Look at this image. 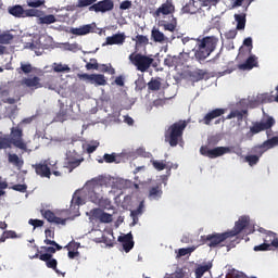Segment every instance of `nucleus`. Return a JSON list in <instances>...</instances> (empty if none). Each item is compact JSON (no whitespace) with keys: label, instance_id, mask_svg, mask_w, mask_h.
Returning <instances> with one entry per match:
<instances>
[{"label":"nucleus","instance_id":"38","mask_svg":"<svg viewBox=\"0 0 278 278\" xmlns=\"http://www.w3.org/2000/svg\"><path fill=\"white\" fill-rule=\"evenodd\" d=\"M151 36L154 42H166V36L157 28L152 29Z\"/></svg>","mask_w":278,"mask_h":278},{"label":"nucleus","instance_id":"26","mask_svg":"<svg viewBox=\"0 0 278 278\" xmlns=\"http://www.w3.org/2000/svg\"><path fill=\"white\" fill-rule=\"evenodd\" d=\"M55 121L58 123H64V121H68V106H65L64 103L60 104V110L56 113Z\"/></svg>","mask_w":278,"mask_h":278},{"label":"nucleus","instance_id":"30","mask_svg":"<svg viewBox=\"0 0 278 278\" xmlns=\"http://www.w3.org/2000/svg\"><path fill=\"white\" fill-rule=\"evenodd\" d=\"M8 162L13 164V166H16L18 169L23 168V165L25 164L23 159L18 157V154H9Z\"/></svg>","mask_w":278,"mask_h":278},{"label":"nucleus","instance_id":"13","mask_svg":"<svg viewBox=\"0 0 278 278\" xmlns=\"http://www.w3.org/2000/svg\"><path fill=\"white\" fill-rule=\"evenodd\" d=\"M36 175L41 178L51 179V167H49V161H41L39 163L33 164Z\"/></svg>","mask_w":278,"mask_h":278},{"label":"nucleus","instance_id":"6","mask_svg":"<svg viewBox=\"0 0 278 278\" xmlns=\"http://www.w3.org/2000/svg\"><path fill=\"white\" fill-rule=\"evenodd\" d=\"M41 251H45V253L40 254L39 260L46 263L47 268H51L52 270H54V273H56V275H63L64 277L66 273L62 274V271L58 269V260L53 258L55 248L43 245L41 247Z\"/></svg>","mask_w":278,"mask_h":278},{"label":"nucleus","instance_id":"42","mask_svg":"<svg viewBox=\"0 0 278 278\" xmlns=\"http://www.w3.org/2000/svg\"><path fill=\"white\" fill-rule=\"evenodd\" d=\"M197 251V245L190 248H181L178 250L177 257H186V255H190V253H194Z\"/></svg>","mask_w":278,"mask_h":278},{"label":"nucleus","instance_id":"48","mask_svg":"<svg viewBox=\"0 0 278 278\" xmlns=\"http://www.w3.org/2000/svg\"><path fill=\"white\" fill-rule=\"evenodd\" d=\"M40 14H42V11H40L38 9H28V10L24 11V17L25 16H37L38 18H40Z\"/></svg>","mask_w":278,"mask_h":278},{"label":"nucleus","instance_id":"4","mask_svg":"<svg viewBox=\"0 0 278 278\" xmlns=\"http://www.w3.org/2000/svg\"><path fill=\"white\" fill-rule=\"evenodd\" d=\"M76 7L89 8V12H110L114 10V2L112 0H102L97 3V0H77Z\"/></svg>","mask_w":278,"mask_h":278},{"label":"nucleus","instance_id":"12","mask_svg":"<svg viewBox=\"0 0 278 278\" xmlns=\"http://www.w3.org/2000/svg\"><path fill=\"white\" fill-rule=\"evenodd\" d=\"M88 197L91 203H94L96 205H103V203H105V200L103 199V187L98 184L92 186Z\"/></svg>","mask_w":278,"mask_h":278},{"label":"nucleus","instance_id":"51","mask_svg":"<svg viewBox=\"0 0 278 278\" xmlns=\"http://www.w3.org/2000/svg\"><path fill=\"white\" fill-rule=\"evenodd\" d=\"M28 8H40L45 5V0H27Z\"/></svg>","mask_w":278,"mask_h":278},{"label":"nucleus","instance_id":"21","mask_svg":"<svg viewBox=\"0 0 278 278\" xmlns=\"http://www.w3.org/2000/svg\"><path fill=\"white\" fill-rule=\"evenodd\" d=\"M162 194H164L162 182H157L155 186L150 187L148 198L150 201H159V199H162Z\"/></svg>","mask_w":278,"mask_h":278},{"label":"nucleus","instance_id":"23","mask_svg":"<svg viewBox=\"0 0 278 278\" xmlns=\"http://www.w3.org/2000/svg\"><path fill=\"white\" fill-rule=\"evenodd\" d=\"M263 242L265 244H269V248L278 249V238L277 233L274 231H265V235L263 236Z\"/></svg>","mask_w":278,"mask_h":278},{"label":"nucleus","instance_id":"43","mask_svg":"<svg viewBox=\"0 0 278 278\" xmlns=\"http://www.w3.org/2000/svg\"><path fill=\"white\" fill-rule=\"evenodd\" d=\"M99 164H103L105 162L106 164H113V162H116V153H105L103 155V159L98 160Z\"/></svg>","mask_w":278,"mask_h":278},{"label":"nucleus","instance_id":"29","mask_svg":"<svg viewBox=\"0 0 278 278\" xmlns=\"http://www.w3.org/2000/svg\"><path fill=\"white\" fill-rule=\"evenodd\" d=\"M237 29L240 31L247 27V13L235 14Z\"/></svg>","mask_w":278,"mask_h":278},{"label":"nucleus","instance_id":"61","mask_svg":"<svg viewBox=\"0 0 278 278\" xmlns=\"http://www.w3.org/2000/svg\"><path fill=\"white\" fill-rule=\"evenodd\" d=\"M174 278H188V273H186V270L180 268V269L175 271Z\"/></svg>","mask_w":278,"mask_h":278},{"label":"nucleus","instance_id":"17","mask_svg":"<svg viewBox=\"0 0 278 278\" xmlns=\"http://www.w3.org/2000/svg\"><path fill=\"white\" fill-rule=\"evenodd\" d=\"M91 216L96 220H100V223H104V224L112 223V220H113L112 214L105 213L101 208H93V210H91Z\"/></svg>","mask_w":278,"mask_h":278},{"label":"nucleus","instance_id":"53","mask_svg":"<svg viewBox=\"0 0 278 278\" xmlns=\"http://www.w3.org/2000/svg\"><path fill=\"white\" fill-rule=\"evenodd\" d=\"M99 149V141H92L91 143H88L86 147L87 153H94Z\"/></svg>","mask_w":278,"mask_h":278},{"label":"nucleus","instance_id":"9","mask_svg":"<svg viewBox=\"0 0 278 278\" xmlns=\"http://www.w3.org/2000/svg\"><path fill=\"white\" fill-rule=\"evenodd\" d=\"M9 140H11V146L21 151H27V143L23 139V128L21 126L12 127L9 135Z\"/></svg>","mask_w":278,"mask_h":278},{"label":"nucleus","instance_id":"56","mask_svg":"<svg viewBox=\"0 0 278 278\" xmlns=\"http://www.w3.org/2000/svg\"><path fill=\"white\" fill-rule=\"evenodd\" d=\"M271 248H270V244H267L265 242H263L262 244L260 245H255L253 251L255 252H260V251H270Z\"/></svg>","mask_w":278,"mask_h":278},{"label":"nucleus","instance_id":"19","mask_svg":"<svg viewBox=\"0 0 278 278\" xmlns=\"http://www.w3.org/2000/svg\"><path fill=\"white\" fill-rule=\"evenodd\" d=\"M117 240L118 242H122L123 250L125 251V253H129V251L134 249L135 242H134V235H131V232L124 236H119Z\"/></svg>","mask_w":278,"mask_h":278},{"label":"nucleus","instance_id":"57","mask_svg":"<svg viewBox=\"0 0 278 278\" xmlns=\"http://www.w3.org/2000/svg\"><path fill=\"white\" fill-rule=\"evenodd\" d=\"M136 42H137V45H149V38L143 35H137Z\"/></svg>","mask_w":278,"mask_h":278},{"label":"nucleus","instance_id":"45","mask_svg":"<svg viewBox=\"0 0 278 278\" xmlns=\"http://www.w3.org/2000/svg\"><path fill=\"white\" fill-rule=\"evenodd\" d=\"M205 71L203 70H198L193 73H191V77L194 81H201L202 79H205Z\"/></svg>","mask_w":278,"mask_h":278},{"label":"nucleus","instance_id":"59","mask_svg":"<svg viewBox=\"0 0 278 278\" xmlns=\"http://www.w3.org/2000/svg\"><path fill=\"white\" fill-rule=\"evenodd\" d=\"M208 146L210 147H216V144H218V142H220V138L218 136H211L207 139Z\"/></svg>","mask_w":278,"mask_h":278},{"label":"nucleus","instance_id":"34","mask_svg":"<svg viewBox=\"0 0 278 278\" xmlns=\"http://www.w3.org/2000/svg\"><path fill=\"white\" fill-rule=\"evenodd\" d=\"M91 84H96V86H105L108 80L103 74H92Z\"/></svg>","mask_w":278,"mask_h":278},{"label":"nucleus","instance_id":"24","mask_svg":"<svg viewBox=\"0 0 278 278\" xmlns=\"http://www.w3.org/2000/svg\"><path fill=\"white\" fill-rule=\"evenodd\" d=\"M127 36H125V33L115 34L113 36L106 37L105 43H103V47L105 45L112 46V45H125Z\"/></svg>","mask_w":278,"mask_h":278},{"label":"nucleus","instance_id":"1","mask_svg":"<svg viewBox=\"0 0 278 278\" xmlns=\"http://www.w3.org/2000/svg\"><path fill=\"white\" fill-rule=\"evenodd\" d=\"M202 244H207L211 249H216V247H227L228 249H233L236 247V239H232L229 230L225 232H213L207 236H201Z\"/></svg>","mask_w":278,"mask_h":278},{"label":"nucleus","instance_id":"36","mask_svg":"<svg viewBox=\"0 0 278 278\" xmlns=\"http://www.w3.org/2000/svg\"><path fill=\"white\" fill-rule=\"evenodd\" d=\"M38 21L39 25H53V23H58V18L53 14L41 16Z\"/></svg>","mask_w":278,"mask_h":278},{"label":"nucleus","instance_id":"64","mask_svg":"<svg viewBox=\"0 0 278 278\" xmlns=\"http://www.w3.org/2000/svg\"><path fill=\"white\" fill-rule=\"evenodd\" d=\"M131 8V1L125 0L119 4L121 10H129Z\"/></svg>","mask_w":278,"mask_h":278},{"label":"nucleus","instance_id":"8","mask_svg":"<svg viewBox=\"0 0 278 278\" xmlns=\"http://www.w3.org/2000/svg\"><path fill=\"white\" fill-rule=\"evenodd\" d=\"M275 127V117L267 116L266 121L261 122H253L252 126L250 127L249 134L251 136H257V134H262V131H266L267 136H270L268 130L273 129Z\"/></svg>","mask_w":278,"mask_h":278},{"label":"nucleus","instance_id":"49","mask_svg":"<svg viewBox=\"0 0 278 278\" xmlns=\"http://www.w3.org/2000/svg\"><path fill=\"white\" fill-rule=\"evenodd\" d=\"M53 71H54V73H66V72L71 71V67H68V65H62V64L54 63Z\"/></svg>","mask_w":278,"mask_h":278},{"label":"nucleus","instance_id":"33","mask_svg":"<svg viewBox=\"0 0 278 278\" xmlns=\"http://www.w3.org/2000/svg\"><path fill=\"white\" fill-rule=\"evenodd\" d=\"M34 72V66H31V63H21V66L16 68V73L18 75H29V73Z\"/></svg>","mask_w":278,"mask_h":278},{"label":"nucleus","instance_id":"58","mask_svg":"<svg viewBox=\"0 0 278 278\" xmlns=\"http://www.w3.org/2000/svg\"><path fill=\"white\" fill-rule=\"evenodd\" d=\"M165 31H175L177 29V22L163 24Z\"/></svg>","mask_w":278,"mask_h":278},{"label":"nucleus","instance_id":"62","mask_svg":"<svg viewBox=\"0 0 278 278\" xmlns=\"http://www.w3.org/2000/svg\"><path fill=\"white\" fill-rule=\"evenodd\" d=\"M11 188H12V190H15L16 192H27V185H14Z\"/></svg>","mask_w":278,"mask_h":278},{"label":"nucleus","instance_id":"16","mask_svg":"<svg viewBox=\"0 0 278 278\" xmlns=\"http://www.w3.org/2000/svg\"><path fill=\"white\" fill-rule=\"evenodd\" d=\"M94 29H97V24H86L78 28H71L70 34H73V36H88V34H94Z\"/></svg>","mask_w":278,"mask_h":278},{"label":"nucleus","instance_id":"31","mask_svg":"<svg viewBox=\"0 0 278 278\" xmlns=\"http://www.w3.org/2000/svg\"><path fill=\"white\" fill-rule=\"evenodd\" d=\"M9 14L15 16L16 18H25V9L21 5H14L9 9Z\"/></svg>","mask_w":278,"mask_h":278},{"label":"nucleus","instance_id":"3","mask_svg":"<svg viewBox=\"0 0 278 278\" xmlns=\"http://www.w3.org/2000/svg\"><path fill=\"white\" fill-rule=\"evenodd\" d=\"M188 127V122L180 119L172 124L168 129L165 130V142H168L169 147H177L180 142H184V131Z\"/></svg>","mask_w":278,"mask_h":278},{"label":"nucleus","instance_id":"18","mask_svg":"<svg viewBox=\"0 0 278 278\" xmlns=\"http://www.w3.org/2000/svg\"><path fill=\"white\" fill-rule=\"evenodd\" d=\"M40 214L46 218V220H48V223H53L54 225H66V219L55 216V213L51 210H41Z\"/></svg>","mask_w":278,"mask_h":278},{"label":"nucleus","instance_id":"28","mask_svg":"<svg viewBox=\"0 0 278 278\" xmlns=\"http://www.w3.org/2000/svg\"><path fill=\"white\" fill-rule=\"evenodd\" d=\"M3 149H12V142L10 140V135L0 131V151Z\"/></svg>","mask_w":278,"mask_h":278},{"label":"nucleus","instance_id":"40","mask_svg":"<svg viewBox=\"0 0 278 278\" xmlns=\"http://www.w3.org/2000/svg\"><path fill=\"white\" fill-rule=\"evenodd\" d=\"M244 162H247L249 166H257V164H260V156H255V154H248L244 156Z\"/></svg>","mask_w":278,"mask_h":278},{"label":"nucleus","instance_id":"7","mask_svg":"<svg viewBox=\"0 0 278 278\" xmlns=\"http://www.w3.org/2000/svg\"><path fill=\"white\" fill-rule=\"evenodd\" d=\"M128 59L131 64L136 66L137 71H140V73H147V71L151 68V64H153V58H150L142 53H131Z\"/></svg>","mask_w":278,"mask_h":278},{"label":"nucleus","instance_id":"37","mask_svg":"<svg viewBox=\"0 0 278 278\" xmlns=\"http://www.w3.org/2000/svg\"><path fill=\"white\" fill-rule=\"evenodd\" d=\"M208 270H212V263H207L205 265H200L195 269V278H201L205 273H208Z\"/></svg>","mask_w":278,"mask_h":278},{"label":"nucleus","instance_id":"54","mask_svg":"<svg viewBox=\"0 0 278 278\" xmlns=\"http://www.w3.org/2000/svg\"><path fill=\"white\" fill-rule=\"evenodd\" d=\"M79 247H81L79 242L71 241L64 247V249H66L67 251H78Z\"/></svg>","mask_w":278,"mask_h":278},{"label":"nucleus","instance_id":"46","mask_svg":"<svg viewBox=\"0 0 278 278\" xmlns=\"http://www.w3.org/2000/svg\"><path fill=\"white\" fill-rule=\"evenodd\" d=\"M14 40L12 34H0V45H10Z\"/></svg>","mask_w":278,"mask_h":278},{"label":"nucleus","instance_id":"2","mask_svg":"<svg viewBox=\"0 0 278 278\" xmlns=\"http://www.w3.org/2000/svg\"><path fill=\"white\" fill-rule=\"evenodd\" d=\"M216 45H218V38L211 36L199 39L197 43V49L194 51V58L199 64H203L212 53L216 50Z\"/></svg>","mask_w":278,"mask_h":278},{"label":"nucleus","instance_id":"32","mask_svg":"<svg viewBox=\"0 0 278 278\" xmlns=\"http://www.w3.org/2000/svg\"><path fill=\"white\" fill-rule=\"evenodd\" d=\"M162 88V78H151V80L148 83V89L152 92H157Z\"/></svg>","mask_w":278,"mask_h":278},{"label":"nucleus","instance_id":"52","mask_svg":"<svg viewBox=\"0 0 278 278\" xmlns=\"http://www.w3.org/2000/svg\"><path fill=\"white\" fill-rule=\"evenodd\" d=\"M87 71H99V63L97 62V59H91L90 63L86 64Z\"/></svg>","mask_w":278,"mask_h":278},{"label":"nucleus","instance_id":"5","mask_svg":"<svg viewBox=\"0 0 278 278\" xmlns=\"http://www.w3.org/2000/svg\"><path fill=\"white\" fill-rule=\"evenodd\" d=\"M249 229H251V217L243 215L235 223L233 228L228 230V233H230V238H232V240H237L236 244H238L240 242V238H238V236H240V233L249 236V233H251Z\"/></svg>","mask_w":278,"mask_h":278},{"label":"nucleus","instance_id":"35","mask_svg":"<svg viewBox=\"0 0 278 278\" xmlns=\"http://www.w3.org/2000/svg\"><path fill=\"white\" fill-rule=\"evenodd\" d=\"M266 151H268V150L266 149V146H264V143L254 146L251 149V153H253L252 155H255L258 159L262 157Z\"/></svg>","mask_w":278,"mask_h":278},{"label":"nucleus","instance_id":"22","mask_svg":"<svg viewBox=\"0 0 278 278\" xmlns=\"http://www.w3.org/2000/svg\"><path fill=\"white\" fill-rule=\"evenodd\" d=\"M175 12V5H173V0H166L156 11L155 16L163 14L164 16L173 14Z\"/></svg>","mask_w":278,"mask_h":278},{"label":"nucleus","instance_id":"10","mask_svg":"<svg viewBox=\"0 0 278 278\" xmlns=\"http://www.w3.org/2000/svg\"><path fill=\"white\" fill-rule=\"evenodd\" d=\"M200 153L204 157H210V160H216V157H222V155H226V153H231V148L217 147L214 149H210V148H207V146H202L200 148Z\"/></svg>","mask_w":278,"mask_h":278},{"label":"nucleus","instance_id":"27","mask_svg":"<svg viewBox=\"0 0 278 278\" xmlns=\"http://www.w3.org/2000/svg\"><path fill=\"white\" fill-rule=\"evenodd\" d=\"M184 55V52H180V54L177 55H167V58L164 60L165 66H168V68H173V66H177L179 64V60H181V56Z\"/></svg>","mask_w":278,"mask_h":278},{"label":"nucleus","instance_id":"60","mask_svg":"<svg viewBox=\"0 0 278 278\" xmlns=\"http://www.w3.org/2000/svg\"><path fill=\"white\" fill-rule=\"evenodd\" d=\"M28 224H30L33 227H42L45 225V220L42 219H29Z\"/></svg>","mask_w":278,"mask_h":278},{"label":"nucleus","instance_id":"47","mask_svg":"<svg viewBox=\"0 0 278 278\" xmlns=\"http://www.w3.org/2000/svg\"><path fill=\"white\" fill-rule=\"evenodd\" d=\"M110 236H111V238L103 236L102 237V242L104 244H106V247H114V244H116V241L114 239V232H110Z\"/></svg>","mask_w":278,"mask_h":278},{"label":"nucleus","instance_id":"63","mask_svg":"<svg viewBox=\"0 0 278 278\" xmlns=\"http://www.w3.org/2000/svg\"><path fill=\"white\" fill-rule=\"evenodd\" d=\"M3 232L8 240H10V238L11 239L18 238V235H16V231H14V230H5Z\"/></svg>","mask_w":278,"mask_h":278},{"label":"nucleus","instance_id":"41","mask_svg":"<svg viewBox=\"0 0 278 278\" xmlns=\"http://www.w3.org/2000/svg\"><path fill=\"white\" fill-rule=\"evenodd\" d=\"M263 144L265 149H267V151L270 149H275V147H278V136L267 139L266 141L263 142Z\"/></svg>","mask_w":278,"mask_h":278},{"label":"nucleus","instance_id":"55","mask_svg":"<svg viewBox=\"0 0 278 278\" xmlns=\"http://www.w3.org/2000/svg\"><path fill=\"white\" fill-rule=\"evenodd\" d=\"M152 165L155 170H164L166 168V163L164 161H152Z\"/></svg>","mask_w":278,"mask_h":278},{"label":"nucleus","instance_id":"20","mask_svg":"<svg viewBox=\"0 0 278 278\" xmlns=\"http://www.w3.org/2000/svg\"><path fill=\"white\" fill-rule=\"evenodd\" d=\"M22 86H26V88H35V90H38V88H42V83H40V77L38 76L24 77L22 79Z\"/></svg>","mask_w":278,"mask_h":278},{"label":"nucleus","instance_id":"15","mask_svg":"<svg viewBox=\"0 0 278 278\" xmlns=\"http://www.w3.org/2000/svg\"><path fill=\"white\" fill-rule=\"evenodd\" d=\"M249 114L248 110H233L226 117H220L215 121V125H220V123H225L226 121H231V118H237L239 123L244 121V115Z\"/></svg>","mask_w":278,"mask_h":278},{"label":"nucleus","instance_id":"14","mask_svg":"<svg viewBox=\"0 0 278 278\" xmlns=\"http://www.w3.org/2000/svg\"><path fill=\"white\" fill-rule=\"evenodd\" d=\"M227 112V109H213L210 111L205 116L200 119V123H203V125H212V121H215V118H223V115Z\"/></svg>","mask_w":278,"mask_h":278},{"label":"nucleus","instance_id":"39","mask_svg":"<svg viewBox=\"0 0 278 278\" xmlns=\"http://www.w3.org/2000/svg\"><path fill=\"white\" fill-rule=\"evenodd\" d=\"M253 1L255 0H233L232 8H240L241 5H243V12H247V10H249V5H251Z\"/></svg>","mask_w":278,"mask_h":278},{"label":"nucleus","instance_id":"11","mask_svg":"<svg viewBox=\"0 0 278 278\" xmlns=\"http://www.w3.org/2000/svg\"><path fill=\"white\" fill-rule=\"evenodd\" d=\"M84 156L81 154L77 153V151H70L66 153L64 167L68 168L70 173H73L75 168H78V166H81V163L84 162Z\"/></svg>","mask_w":278,"mask_h":278},{"label":"nucleus","instance_id":"50","mask_svg":"<svg viewBox=\"0 0 278 278\" xmlns=\"http://www.w3.org/2000/svg\"><path fill=\"white\" fill-rule=\"evenodd\" d=\"M244 47H248V50L245 51L247 55H251V51L253 50V39L251 37H248L243 40Z\"/></svg>","mask_w":278,"mask_h":278},{"label":"nucleus","instance_id":"44","mask_svg":"<svg viewBox=\"0 0 278 278\" xmlns=\"http://www.w3.org/2000/svg\"><path fill=\"white\" fill-rule=\"evenodd\" d=\"M197 7H194V1H190L185 7H182L184 14H197Z\"/></svg>","mask_w":278,"mask_h":278},{"label":"nucleus","instance_id":"25","mask_svg":"<svg viewBox=\"0 0 278 278\" xmlns=\"http://www.w3.org/2000/svg\"><path fill=\"white\" fill-rule=\"evenodd\" d=\"M257 66V58L255 55H250L244 63L239 64V71H253Z\"/></svg>","mask_w":278,"mask_h":278}]
</instances>
